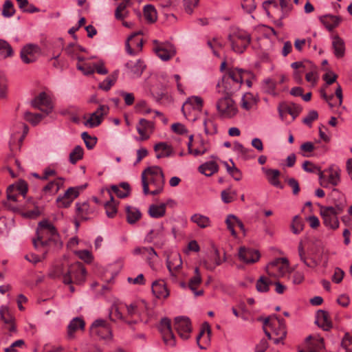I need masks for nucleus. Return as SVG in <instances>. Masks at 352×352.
<instances>
[{"instance_id": "nucleus-1", "label": "nucleus", "mask_w": 352, "mask_h": 352, "mask_svg": "<svg viewBox=\"0 0 352 352\" xmlns=\"http://www.w3.org/2000/svg\"><path fill=\"white\" fill-rule=\"evenodd\" d=\"M86 270L80 262L70 265L67 270L61 266H56L50 273L53 278H61L64 284L81 285L85 281Z\"/></svg>"}, {"instance_id": "nucleus-2", "label": "nucleus", "mask_w": 352, "mask_h": 352, "mask_svg": "<svg viewBox=\"0 0 352 352\" xmlns=\"http://www.w3.org/2000/svg\"><path fill=\"white\" fill-rule=\"evenodd\" d=\"M245 75H251V72L239 68L230 69L221 81L218 82V92L232 96L241 88Z\"/></svg>"}, {"instance_id": "nucleus-3", "label": "nucleus", "mask_w": 352, "mask_h": 352, "mask_svg": "<svg viewBox=\"0 0 352 352\" xmlns=\"http://www.w3.org/2000/svg\"><path fill=\"white\" fill-rule=\"evenodd\" d=\"M36 234L37 239H33V244L36 250L47 248L52 243L55 245L59 243V236L56 228L47 219L38 223Z\"/></svg>"}, {"instance_id": "nucleus-4", "label": "nucleus", "mask_w": 352, "mask_h": 352, "mask_svg": "<svg viewBox=\"0 0 352 352\" xmlns=\"http://www.w3.org/2000/svg\"><path fill=\"white\" fill-rule=\"evenodd\" d=\"M232 50L237 54H243L251 43V35L239 28H232L228 36Z\"/></svg>"}, {"instance_id": "nucleus-5", "label": "nucleus", "mask_w": 352, "mask_h": 352, "mask_svg": "<svg viewBox=\"0 0 352 352\" xmlns=\"http://www.w3.org/2000/svg\"><path fill=\"white\" fill-rule=\"evenodd\" d=\"M144 195L149 194L148 185L156 186H164V176L162 168L159 166L148 167L145 169L141 175Z\"/></svg>"}, {"instance_id": "nucleus-6", "label": "nucleus", "mask_w": 352, "mask_h": 352, "mask_svg": "<svg viewBox=\"0 0 352 352\" xmlns=\"http://www.w3.org/2000/svg\"><path fill=\"white\" fill-rule=\"evenodd\" d=\"M217 109L223 118H232L238 113V108L232 96L223 95L217 102Z\"/></svg>"}, {"instance_id": "nucleus-7", "label": "nucleus", "mask_w": 352, "mask_h": 352, "mask_svg": "<svg viewBox=\"0 0 352 352\" xmlns=\"http://www.w3.org/2000/svg\"><path fill=\"white\" fill-rule=\"evenodd\" d=\"M153 50L155 54L163 61H168L176 54L175 46L170 42H160L153 41Z\"/></svg>"}, {"instance_id": "nucleus-8", "label": "nucleus", "mask_w": 352, "mask_h": 352, "mask_svg": "<svg viewBox=\"0 0 352 352\" xmlns=\"http://www.w3.org/2000/svg\"><path fill=\"white\" fill-rule=\"evenodd\" d=\"M90 332L100 339H110L112 338L111 327L105 320L97 319L91 324Z\"/></svg>"}, {"instance_id": "nucleus-9", "label": "nucleus", "mask_w": 352, "mask_h": 352, "mask_svg": "<svg viewBox=\"0 0 352 352\" xmlns=\"http://www.w3.org/2000/svg\"><path fill=\"white\" fill-rule=\"evenodd\" d=\"M87 187V184L76 187L69 188L63 195L59 196L56 199V202L59 208H68L72 201L79 195L80 192Z\"/></svg>"}, {"instance_id": "nucleus-10", "label": "nucleus", "mask_w": 352, "mask_h": 352, "mask_svg": "<svg viewBox=\"0 0 352 352\" xmlns=\"http://www.w3.org/2000/svg\"><path fill=\"white\" fill-rule=\"evenodd\" d=\"M32 106L34 108L39 109L46 116L49 115L54 109L52 100L45 92H41L35 97L32 101Z\"/></svg>"}, {"instance_id": "nucleus-11", "label": "nucleus", "mask_w": 352, "mask_h": 352, "mask_svg": "<svg viewBox=\"0 0 352 352\" xmlns=\"http://www.w3.org/2000/svg\"><path fill=\"white\" fill-rule=\"evenodd\" d=\"M320 215L322 217L323 223L325 226L333 230L339 227V221L336 212L333 209V206H322L320 208Z\"/></svg>"}, {"instance_id": "nucleus-12", "label": "nucleus", "mask_w": 352, "mask_h": 352, "mask_svg": "<svg viewBox=\"0 0 352 352\" xmlns=\"http://www.w3.org/2000/svg\"><path fill=\"white\" fill-rule=\"evenodd\" d=\"M144 240L148 243H153L156 240L155 245L162 247L166 242V234L163 224H159L151 230L145 236Z\"/></svg>"}, {"instance_id": "nucleus-13", "label": "nucleus", "mask_w": 352, "mask_h": 352, "mask_svg": "<svg viewBox=\"0 0 352 352\" xmlns=\"http://www.w3.org/2000/svg\"><path fill=\"white\" fill-rule=\"evenodd\" d=\"M164 343L170 346L175 344V336L173 334L170 320L168 318H164L161 320L159 326Z\"/></svg>"}, {"instance_id": "nucleus-14", "label": "nucleus", "mask_w": 352, "mask_h": 352, "mask_svg": "<svg viewBox=\"0 0 352 352\" xmlns=\"http://www.w3.org/2000/svg\"><path fill=\"white\" fill-rule=\"evenodd\" d=\"M175 329L182 339H188L191 332V324L189 318L184 316L176 317L175 318Z\"/></svg>"}, {"instance_id": "nucleus-15", "label": "nucleus", "mask_w": 352, "mask_h": 352, "mask_svg": "<svg viewBox=\"0 0 352 352\" xmlns=\"http://www.w3.org/2000/svg\"><path fill=\"white\" fill-rule=\"evenodd\" d=\"M39 54V47L36 45L28 44L24 46L20 53L22 61L26 64L35 62Z\"/></svg>"}, {"instance_id": "nucleus-16", "label": "nucleus", "mask_w": 352, "mask_h": 352, "mask_svg": "<svg viewBox=\"0 0 352 352\" xmlns=\"http://www.w3.org/2000/svg\"><path fill=\"white\" fill-rule=\"evenodd\" d=\"M109 108L106 105H100L98 109L92 113L88 120L85 122V125L89 128H94L99 126L103 116L108 113Z\"/></svg>"}, {"instance_id": "nucleus-17", "label": "nucleus", "mask_w": 352, "mask_h": 352, "mask_svg": "<svg viewBox=\"0 0 352 352\" xmlns=\"http://www.w3.org/2000/svg\"><path fill=\"white\" fill-rule=\"evenodd\" d=\"M239 259L246 264H252L260 258V253L258 250L241 247L239 250Z\"/></svg>"}, {"instance_id": "nucleus-18", "label": "nucleus", "mask_w": 352, "mask_h": 352, "mask_svg": "<svg viewBox=\"0 0 352 352\" xmlns=\"http://www.w3.org/2000/svg\"><path fill=\"white\" fill-rule=\"evenodd\" d=\"M307 348L298 352H320L324 348V339L318 336H309L306 339Z\"/></svg>"}, {"instance_id": "nucleus-19", "label": "nucleus", "mask_w": 352, "mask_h": 352, "mask_svg": "<svg viewBox=\"0 0 352 352\" xmlns=\"http://www.w3.org/2000/svg\"><path fill=\"white\" fill-rule=\"evenodd\" d=\"M127 73L133 78H139L146 68V65L141 59L129 60L125 64Z\"/></svg>"}, {"instance_id": "nucleus-20", "label": "nucleus", "mask_w": 352, "mask_h": 352, "mask_svg": "<svg viewBox=\"0 0 352 352\" xmlns=\"http://www.w3.org/2000/svg\"><path fill=\"white\" fill-rule=\"evenodd\" d=\"M301 110V107L295 104H288L286 103H281L278 107V111L282 120H283L284 116L288 113L292 116V120H294L299 115Z\"/></svg>"}, {"instance_id": "nucleus-21", "label": "nucleus", "mask_w": 352, "mask_h": 352, "mask_svg": "<svg viewBox=\"0 0 352 352\" xmlns=\"http://www.w3.org/2000/svg\"><path fill=\"white\" fill-rule=\"evenodd\" d=\"M202 282V278L198 267L195 269V274L192 276L188 283V289H189L195 295V297L201 296L204 294V290H197Z\"/></svg>"}, {"instance_id": "nucleus-22", "label": "nucleus", "mask_w": 352, "mask_h": 352, "mask_svg": "<svg viewBox=\"0 0 352 352\" xmlns=\"http://www.w3.org/2000/svg\"><path fill=\"white\" fill-rule=\"evenodd\" d=\"M331 39V47L334 56L337 58H342L344 56L346 51L345 42L344 39L338 34L332 36Z\"/></svg>"}, {"instance_id": "nucleus-23", "label": "nucleus", "mask_w": 352, "mask_h": 352, "mask_svg": "<svg viewBox=\"0 0 352 352\" xmlns=\"http://www.w3.org/2000/svg\"><path fill=\"white\" fill-rule=\"evenodd\" d=\"M315 323L324 331H329L332 327L329 315L324 310H318L316 312Z\"/></svg>"}, {"instance_id": "nucleus-24", "label": "nucleus", "mask_w": 352, "mask_h": 352, "mask_svg": "<svg viewBox=\"0 0 352 352\" xmlns=\"http://www.w3.org/2000/svg\"><path fill=\"white\" fill-rule=\"evenodd\" d=\"M85 322L82 318L76 317L73 318L67 326V337L69 339H73L74 338V333L79 330H83L85 329Z\"/></svg>"}, {"instance_id": "nucleus-25", "label": "nucleus", "mask_w": 352, "mask_h": 352, "mask_svg": "<svg viewBox=\"0 0 352 352\" xmlns=\"http://www.w3.org/2000/svg\"><path fill=\"white\" fill-rule=\"evenodd\" d=\"M320 22L325 26L329 31H332L338 27L342 19L340 16L326 14L320 17Z\"/></svg>"}, {"instance_id": "nucleus-26", "label": "nucleus", "mask_w": 352, "mask_h": 352, "mask_svg": "<svg viewBox=\"0 0 352 352\" xmlns=\"http://www.w3.org/2000/svg\"><path fill=\"white\" fill-rule=\"evenodd\" d=\"M263 170L265 173L268 182L274 186L283 188V186L281 185L278 177L280 176V171L277 169H265L263 168Z\"/></svg>"}, {"instance_id": "nucleus-27", "label": "nucleus", "mask_w": 352, "mask_h": 352, "mask_svg": "<svg viewBox=\"0 0 352 352\" xmlns=\"http://www.w3.org/2000/svg\"><path fill=\"white\" fill-rule=\"evenodd\" d=\"M198 169L201 173L210 177L218 171L219 166L215 162L210 161L199 166Z\"/></svg>"}, {"instance_id": "nucleus-28", "label": "nucleus", "mask_w": 352, "mask_h": 352, "mask_svg": "<svg viewBox=\"0 0 352 352\" xmlns=\"http://www.w3.org/2000/svg\"><path fill=\"white\" fill-rule=\"evenodd\" d=\"M152 291L158 298H166L169 296V292L163 282H153L152 284Z\"/></svg>"}, {"instance_id": "nucleus-29", "label": "nucleus", "mask_w": 352, "mask_h": 352, "mask_svg": "<svg viewBox=\"0 0 352 352\" xmlns=\"http://www.w3.org/2000/svg\"><path fill=\"white\" fill-rule=\"evenodd\" d=\"M166 204H161L160 205L152 204L148 208V214L155 219H159L164 217L166 214Z\"/></svg>"}, {"instance_id": "nucleus-30", "label": "nucleus", "mask_w": 352, "mask_h": 352, "mask_svg": "<svg viewBox=\"0 0 352 352\" xmlns=\"http://www.w3.org/2000/svg\"><path fill=\"white\" fill-rule=\"evenodd\" d=\"M76 214L78 218L82 220H87L89 219V215L92 212V210L89 208V205L87 202H83L82 204L76 203Z\"/></svg>"}, {"instance_id": "nucleus-31", "label": "nucleus", "mask_w": 352, "mask_h": 352, "mask_svg": "<svg viewBox=\"0 0 352 352\" xmlns=\"http://www.w3.org/2000/svg\"><path fill=\"white\" fill-rule=\"evenodd\" d=\"M111 190L121 199L125 198L129 196L130 193V186L127 182H122L120 186L112 185L111 186Z\"/></svg>"}, {"instance_id": "nucleus-32", "label": "nucleus", "mask_w": 352, "mask_h": 352, "mask_svg": "<svg viewBox=\"0 0 352 352\" xmlns=\"http://www.w3.org/2000/svg\"><path fill=\"white\" fill-rule=\"evenodd\" d=\"M203 106V100L199 96H192L189 98L183 104L182 111L186 114V109L188 107L192 109H200Z\"/></svg>"}, {"instance_id": "nucleus-33", "label": "nucleus", "mask_w": 352, "mask_h": 352, "mask_svg": "<svg viewBox=\"0 0 352 352\" xmlns=\"http://www.w3.org/2000/svg\"><path fill=\"white\" fill-rule=\"evenodd\" d=\"M190 221L197 224L200 228H206L211 225V221L208 217L199 213L191 216Z\"/></svg>"}, {"instance_id": "nucleus-34", "label": "nucleus", "mask_w": 352, "mask_h": 352, "mask_svg": "<svg viewBox=\"0 0 352 352\" xmlns=\"http://www.w3.org/2000/svg\"><path fill=\"white\" fill-rule=\"evenodd\" d=\"M152 127V123L146 119L142 118L140 120L137 125V131L141 136L142 140L148 139L149 135L146 134V131Z\"/></svg>"}, {"instance_id": "nucleus-35", "label": "nucleus", "mask_w": 352, "mask_h": 352, "mask_svg": "<svg viewBox=\"0 0 352 352\" xmlns=\"http://www.w3.org/2000/svg\"><path fill=\"white\" fill-rule=\"evenodd\" d=\"M126 212L127 222L130 224H133L137 222L142 216L139 209L129 206H126Z\"/></svg>"}, {"instance_id": "nucleus-36", "label": "nucleus", "mask_w": 352, "mask_h": 352, "mask_svg": "<svg viewBox=\"0 0 352 352\" xmlns=\"http://www.w3.org/2000/svg\"><path fill=\"white\" fill-rule=\"evenodd\" d=\"M13 55L14 50L12 46L6 41L0 39V59H6Z\"/></svg>"}, {"instance_id": "nucleus-37", "label": "nucleus", "mask_w": 352, "mask_h": 352, "mask_svg": "<svg viewBox=\"0 0 352 352\" xmlns=\"http://www.w3.org/2000/svg\"><path fill=\"white\" fill-rule=\"evenodd\" d=\"M63 185V179L60 177L55 181L50 182L43 187V191L46 193H56Z\"/></svg>"}, {"instance_id": "nucleus-38", "label": "nucleus", "mask_w": 352, "mask_h": 352, "mask_svg": "<svg viewBox=\"0 0 352 352\" xmlns=\"http://www.w3.org/2000/svg\"><path fill=\"white\" fill-rule=\"evenodd\" d=\"M256 101L254 95L250 92L245 93L241 98V107L245 110H250L256 104Z\"/></svg>"}, {"instance_id": "nucleus-39", "label": "nucleus", "mask_w": 352, "mask_h": 352, "mask_svg": "<svg viewBox=\"0 0 352 352\" xmlns=\"http://www.w3.org/2000/svg\"><path fill=\"white\" fill-rule=\"evenodd\" d=\"M109 319L113 322H116L118 320L125 321V316L122 314L116 303H113L109 309Z\"/></svg>"}, {"instance_id": "nucleus-40", "label": "nucleus", "mask_w": 352, "mask_h": 352, "mask_svg": "<svg viewBox=\"0 0 352 352\" xmlns=\"http://www.w3.org/2000/svg\"><path fill=\"white\" fill-rule=\"evenodd\" d=\"M274 282L269 278L261 276L256 284V290L258 292H267L270 289V286Z\"/></svg>"}, {"instance_id": "nucleus-41", "label": "nucleus", "mask_w": 352, "mask_h": 352, "mask_svg": "<svg viewBox=\"0 0 352 352\" xmlns=\"http://www.w3.org/2000/svg\"><path fill=\"white\" fill-rule=\"evenodd\" d=\"M298 256L300 261L307 267L314 268L318 265V263L316 260L312 259L310 263L307 262L305 256V250L303 247L302 243L300 241L298 247Z\"/></svg>"}, {"instance_id": "nucleus-42", "label": "nucleus", "mask_w": 352, "mask_h": 352, "mask_svg": "<svg viewBox=\"0 0 352 352\" xmlns=\"http://www.w3.org/2000/svg\"><path fill=\"white\" fill-rule=\"evenodd\" d=\"M144 15L149 23H154L157 20V11L152 5H146L144 8Z\"/></svg>"}, {"instance_id": "nucleus-43", "label": "nucleus", "mask_w": 352, "mask_h": 352, "mask_svg": "<svg viewBox=\"0 0 352 352\" xmlns=\"http://www.w3.org/2000/svg\"><path fill=\"white\" fill-rule=\"evenodd\" d=\"M83 157V148L81 146L77 145L69 153V160L72 164H76Z\"/></svg>"}, {"instance_id": "nucleus-44", "label": "nucleus", "mask_w": 352, "mask_h": 352, "mask_svg": "<svg viewBox=\"0 0 352 352\" xmlns=\"http://www.w3.org/2000/svg\"><path fill=\"white\" fill-rule=\"evenodd\" d=\"M19 8L23 11L28 13H34L39 11V9L33 4L28 2V0H16Z\"/></svg>"}, {"instance_id": "nucleus-45", "label": "nucleus", "mask_w": 352, "mask_h": 352, "mask_svg": "<svg viewBox=\"0 0 352 352\" xmlns=\"http://www.w3.org/2000/svg\"><path fill=\"white\" fill-rule=\"evenodd\" d=\"M126 309L127 316L133 317L134 316H140V303L138 302H133L129 305L125 304Z\"/></svg>"}, {"instance_id": "nucleus-46", "label": "nucleus", "mask_w": 352, "mask_h": 352, "mask_svg": "<svg viewBox=\"0 0 352 352\" xmlns=\"http://www.w3.org/2000/svg\"><path fill=\"white\" fill-rule=\"evenodd\" d=\"M117 76V73H114L111 76L107 77L105 80L100 83L99 88L106 91H109L115 84Z\"/></svg>"}, {"instance_id": "nucleus-47", "label": "nucleus", "mask_w": 352, "mask_h": 352, "mask_svg": "<svg viewBox=\"0 0 352 352\" xmlns=\"http://www.w3.org/2000/svg\"><path fill=\"white\" fill-rule=\"evenodd\" d=\"M304 228V224L298 215H296L292 220L291 224V229L294 234H298L302 231Z\"/></svg>"}, {"instance_id": "nucleus-48", "label": "nucleus", "mask_w": 352, "mask_h": 352, "mask_svg": "<svg viewBox=\"0 0 352 352\" xmlns=\"http://www.w3.org/2000/svg\"><path fill=\"white\" fill-rule=\"evenodd\" d=\"M110 197H111L110 201H107L105 204L104 207L106 209V214H107V217L109 218H113L115 217V215L117 213V208H116V204L114 203V201H113V197L112 196V195L111 193H110Z\"/></svg>"}, {"instance_id": "nucleus-49", "label": "nucleus", "mask_w": 352, "mask_h": 352, "mask_svg": "<svg viewBox=\"0 0 352 352\" xmlns=\"http://www.w3.org/2000/svg\"><path fill=\"white\" fill-rule=\"evenodd\" d=\"M129 12L123 3H119L115 10V17L117 20L123 21L129 16Z\"/></svg>"}, {"instance_id": "nucleus-50", "label": "nucleus", "mask_w": 352, "mask_h": 352, "mask_svg": "<svg viewBox=\"0 0 352 352\" xmlns=\"http://www.w3.org/2000/svg\"><path fill=\"white\" fill-rule=\"evenodd\" d=\"M24 118L32 124L36 125L43 119L44 116L41 113H32L27 111L24 113Z\"/></svg>"}, {"instance_id": "nucleus-51", "label": "nucleus", "mask_w": 352, "mask_h": 352, "mask_svg": "<svg viewBox=\"0 0 352 352\" xmlns=\"http://www.w3.org/2000/svg\"><path fill=\"white\" fill-rule=\"evenodd\" d=\"M204 131L207 135H213L217 133V126L211 119L204 120Z\"/></svg>"}, {"instance_id": "nucleus-52", "label": "nucleus", "mask_w": 352, "mask_h": 352, "mask_svg": "<svg viewBox=\"0 0 352 352\" xmlns=\"http://www.w3.org/2000/svg\"><path fill=\"white\" fill-rule=\"evenodd\" d=\"M0 316L1 320L6 324L9 322L14 321V318L10 314L9 309L6 306H1L0 307Z\"/></svg>"}, {"instance_id": "nucleus-53", "label": "nucleus", "mask_w": 352, "mask_h": 352, "mask_svg": "<svg viewBox=\"0 0 352 352\" xmlns=\"http://www.w3.org/2000/svg\"><path fill=\"white\" fill-rule=\"evenodd\" d=\"M276 82L271 78H266L263 81V90L270 94H274L276 89Z\"/></svg>"}, {"instance_id": "nucleus-54", "label": "nucleus", "mask_w": 352, "mask_h": 352, "mask_svg": "<svg viewBox=\"0 0 352 352\" xmlns=\"http://www.w3.org/2000/svg\"><path fill=\"white\" fill-rule=\"evenodd\" d=\"M233 166L230 167L228 164L226 162H224L225 166H226V169L228 173L232 175V177L236 180V181H240L242 178V174L239 168H237L233 162L231 160Z\"/></svg>"}, {"instance_id": "nucleus-55", "label": "nucleus", "mask_w": 352, "mask_h": 352, "mask_svg": "<svg viewBox=\"0 0 352 352\" xmlns=\"http://www.w3.org/2000/svg\"><path fill=\"white\" fill-rule=\"evenodd\" d=\"M81 138L83 140L86 147L89 150L92 149L96 144L97 138L91 136L87 132H83L81 134Z\"/></svg>"}, {"instance_id": "nucleus-56", "label": "nucleus", "mask_w": 352, "mask_h": 352, "mask_svg": "<svg viewBox=\"0 0 352 352\" xmlns=\"http://www.w3.org/2000/svg\"><path fill=\"white\" fill-rule=\"evenodd\" d=\"M14 12L13 3L10 0H6L3 6L2 15L5 17H10L14 15Z\"/></svg>"}, {"instance_id": "nucleus-57", "label": "nucleus", "mask_w": 352, "mask_h": 352, "mask_svg": "<svg viewBox=\"0 0 352 352\" xmlns=\"http://www.w3.org/2000/svg\"><path fill=\"white\" fill-rule=\"evenodd\" d=\"M302 168L307 173H316L318 172L319 178L321 180L322 178V173L318 167L314 164L312 162L309 161H305L302 164Z\"/></svg>"}, {"instance_id": "nucleus-58", "label": "nucleus", "mask_w": 352, "mask_h": 352, "mask_svg": "<svg viewBox=\"0 0 352 352\" xmlns=\"http://www.w3.org/2000/svg\"><path fill=\"white\" fill-rule=\"evenodd\" d=\"M340 170L338 169H331L328 175V182L333 186H337L340 182Z\"/></svg>"}, {"instance_id": "nucleus-59", "label": "nucleus", "mask_w": 352, "mask_h": 352, "mask_svg": "<svg viewBox=\"0 0 352 352\" xmlns=\"http://www.w3.org/2000/svg\"><path fill=\"white\" fill-rule=\"evenodd\" d=\"M282 264L285 267H287L289 265V261L286 258H278L276 260L271 262L268 266L269 270H280L281 267L280 265Z\"/></svg>"}, {"instance_id": "nucleus-60", "label": "nucleus", "mask_w": 352, "mask_h": 352, "mask_svg": "<svg viewBox=\"0 0 352 352\" xmlns=\"http://www.w3.org/2000/svg\"><path fill=\"white\" fill-rule=\"evenodd\" d=\"M206 331L208 333L207 339L209 340L210 334L211 333V329H210V327L208 322H205L203 324L201 329L196 338L197 343L199 347L201 349H206V346L200 344V339L204 335Z\"/></svg>"}, {"instance_id": "nucleus-61", "label": "nucleus", "mask_w": 352, "mask_h": 352, "mask_svg": "<svg viewBox=\"0 0 352 352\" xmlns=\"http://www.w3.org/2000/svg\"><path fill=\"white\" fill-rule=\"evenodd\" d=\"M142 34V32L141 31L135 32V33L133 34L132 35H131L126 40V43H125V47H126V50L129 54L135 55L137 54V52L135 51V50L133 49L131 47V45H132L131 42L133 41L135 36H139Z\"/></svg>"}, {"instance_id": "nucleus-62", "label": "nucleus", "mask_w": 352, "mask_h": 352, "mask_svg": "<svg viewBox=\"0 0 352 352\" xmlns=\"http://www.w3.org/2000/svg\"><path fill=\"white\" fill-rule=\"evenodd\" d=\"M154 150L156 152H163L169 153V156L171 155L173 153V149L170 145H168L166 142H160L155 145Z\"/></svg>"}, {"instance_id": "nucleus-63", "label": "nucleus", "mask_w": 352, "mask_h": 352, "mask_svg": "<svg viewBox=\"0 0 352 352\" xmlns=\"http://www.w3.org/2000/svg\"><path fill=\"white\" fill-rule=\"evenodd\" d=\"M15 192H18L19 194L25 197L28 192V184L24 180L19 181L15 185Z\"/></svg>"}, {"instance_id": "nucleus-64", "label": "nucleus", "mask_w": 352, "mask_h": 352, "mask_svg": "<svg viewBox=\"0 0 352 352\" xmlns=\"http://www.w3.org/2000/svg\"><path fill=\"white\" fill-rule=\"evenodd\" d=\"M318 118V113L315 110H311L309 112V113L307 114V116L303 118L302 120V122L309 126H311V124H312V122L317 120Z\"/></svg>"}]
</instances>
